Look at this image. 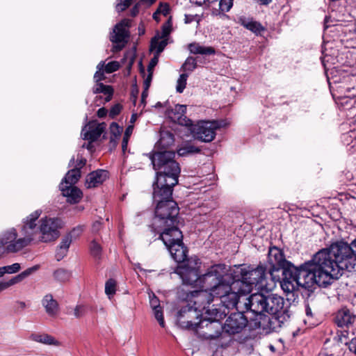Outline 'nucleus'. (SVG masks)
I'll list each match as a JSON object with an SVG mask.
<instances>
[{"instance_id": "56", "label": "nucleus", "mask_w": 356, "mask_h": 356, "mask_svg": "<svg viewBox=\"0 0 356 356\" xmlns=\"http://www.w3.org/2000/svg\"><path fill=\"white\" fill-rule=\"evenodd\" d=\"M6 272L8 274L16 273L21 269V266L19 263H15L12 265L6 266Z\"/></svg>"}, {"instance_id": "29", "label": "nucleus", "mask_w": 356, "mask_h": 356, "mask_svg": "<svg viewBox=\"0 0 356 356\" xmlns=\"http://www.w3.org/2000/svg\"><path fill=\"white\" fill-rule=\"evenodd\" d=\"M355 321V316L346 308L339 310L336 316L335 321L339 327H345L351 325Z\"/></svg>"}, {"instance_id": "59", "label": "nucleus", "mask_w": 356, "mask_h": 356, "mask_svg": "<svg viewBox=\"0 0 356 356\" xmlns=\"http://www.w3.org/2000/svg\"><path fill=\"white\" fill-rule=\"evenodd\" d=\"M156 10L160 15L167 16L169 13V6L167 3H161Z\"/></svg>"}, {"instance_id": "25", "label": "nucleus", "mask_w": 356, "mask_h": 356, "mask_svg": "<svg viewBox=\"0 0 356 356\" xmlns=\"http://www.w3.org/2000/svg\"><path fill=\"white\" fill-rule=\"evenodd\" d=\"M108 172L106 170H99L90 173L86 180V188H95L102 184L107 178Z\"/></svg>"}, {"instance_id": "52", "label": "nucleus", "mask_w": 356, "mask_h": 356, "mask_svg": "<svg viewBox=\"0 0 356 356\" xmlns=\"http://www.w3.org/2000/svg\"><path fill=\"white\" fill-rule=\"evenodd\" d=\"M171 26L172 24L170 22V19H169L168 22L162 26V31L161 33H159L160 37L167 39L168 36L171 32Z\"/></svg>"}, {"instance_id": "21", "label": "nucleus", "mask_w": 356, "mask_h": 356, "mask_svg": "<svg viewBox=\"0 0 356 356\" xmlns=\"http://www.w3.org/2000/svg\"><path fill=\"white\" fill-rule=\"evenodd\" d=\"M106 129L105 123L90 122L81 131L84 140L93 142L97 140Z\"/></svg>"}, {"instance_id": "49", "label": "nucleus", "mask_w": 356, "mask_h": 356, "mask_svg": "<svg viewBox=\"0 0 356 356\" xmlns=\"http://www.w3.org/2000/svg\"><path fill=\"white\" fill-rule=\"evenodd\" d=\"M90 250L92 257L99 259L102 254V247L95 241H92L90 245Z\"/></svg>"}, {"instance_id": "6", "label": "nucleus", "mask_w": 356, "mask_h": 356, "mask_svg": "<svg viewBox=\"0 0 356 356\" xmlns=\"http://www.w3.org/2000/svg\"><path fill=\"white\" fill-rule=\"evenodd\" d=\"M163 167L154 169L156 172V180L153 184V187L173 188L178 183L181 171L179 164L175 160V157H172L166 161Z\"/></svg>"}, {"instance_id": "39", "label": "nucleus", "mask_w": 356, "mask_h": 356, "mask_svg": "<svg viewBox=\"0 0 356 356\" xmlns=\"http://www.w3.org/2000/svg\"><path fill=\"white\" fill-rule=\"evenodd\" d=\"M167 44V39L161 38L160 34L157 33V35L152 39L150 50H155L156 54L157 55H159V54H161L163 51Z\"/></svg>"}, {"instance_id": "57", "label": "nucleus", "mask_w": 356, "mask_h": 356, "mask_svg": "<svg viewBox=\"0 0 356 356\" xmlns=\"http://www.w3.org/2000/svg\"><path fill=\"white\" fill-rule=\"evenodd\" d=\"M149 304L152 309L161 308L159 300L154 294L149 296Z\"/></svg>"}, {"instance_id": "23", "label": "nucleus", "mask_w": 356, "mask_h": 356, "mask_svg": "<svg viewBox=\"0 0 356 356\" xmlns=\"http://www.w3.org/2000/svg\"><path fill=\"white\" fill-rule=\"evenodd\" d=\"M39 268H40L39 265L33 266L29 268L26 270H24L23 272L18 274L17 275L12 277L8 281L0 282V292H1L3 290H6V289L9 288L11 286H13L15 284L20 283L25 278H26L27 277H29L33 273L36 272L39 269Z\"/></svg>"}, {"instance_id": "55", "label": "nucleus", "mask_w": 356, "mask_h": 356, "mask_svg": "<svg viewBox=\"0 0 356 356\" xmlns=\"http://www.w3.org/2000/svg\"><path fill=\"white\" fill-rule=\"evenodd\" d=\"M85 314L86 308L83 305H78L74 309V316L77 318L82 317Z\"/></svg>"}, {"instance_id": "47", "label": "nucleus", "mask_w": 356, "mask_h": 356, "mask_svg": "<svg viewBox=\"0 0 356 356\" xmlns=\"http://www.w3.org/2000/svg\"><path fill=\"white\" fill-rule=\"evenodd\" d=\"M197 67V62L195 58L188 57L182 65L181 69L184 71L193 72Z\"/></svg>"}, {"instance_id": "51", "label": "nucleus", "mask_w": 356, "mask_h": 356, "mask_svg": "<svg viewBox=\"0 0 356 356\" xmlns=\"http://www.w3.org/2000/svg\"><path fill=\"white\" fill-rule=\"evenodd\" d=\"M74 159L72 158L70 161V166H74L73 169H77V170L80 171V170L85 166L86 160L82 157L80 159L78 157L76 161V164L74 165Z\"/></svg>"}, {"instance_id": "7", "label": "nucleus", "mask_w": 356, "mask_h": 356, "mask_svg": "<svg viewBox=\"0 0 356 356\" xmlns=\"http://www.w3.org/2000/svg\"><path fill=\"white\" fill-rule=\"evenodd\" d=\"M248 295L243 291H237L233 290L229 292L226 296L222 297L220 301L218 307L212 305V309L215 312L214 317L225 318L229 313V309H236L238 312L244 310L243 302H245V297Z\"/></svg>"}, {"instance_id": "32", "label": "nucleus", "mask_w": 356, "mask_h": 356, "mask_svg": "<svg viewBox=\"0 0 356 356\" xmlns=\"http://www.w3.org/2000/svg\"><path fill=\"white\" fill-rule=\"evenodd\" d=\"M29 338L33 341L41 343L45 345H53L56 346L60 345V342L58 341H57L52 336L47 334L33 333L30 335Z\"/></svg>"}, {"instance_id": "44", "label": "nucleus", "mask_w": 356, "mask_h": 356, "mask_svg": "<svg viewBox=\"0 0 356 356\" xmlns=\"http://www.w3.org/2000/svg\"><path fill=\"white\" fill-rule=\"evenodd\" d=\"M70 276L71 273L64 268H58L54 272V277L55 280L60 282H65L68 281Z\"/></svg>"}, {"instance_id": "3", "label": "nucleus", "mask_w": 356, "mask_h": 356, "mask_svg": "<svg viewBox=\"0 0 356 356\" xmlns=\"http://www.w3.org/2000/svg\"><path fill=\"white\" fill-rule=\"evenodd\" d=\"M172 188L153 187V200L156 203L151 227L178 222L179 207L172 198Z\"/></svg>"}, {"instance_id": "19", "label": "nucleus", "mask_w": 356, "mask_h": 356, "mask_svg": "<svg viewBox=\"0 0 356 356\" xmlns=\"http://www.w3.org/2000/svg\"><path fill=\"white\" fill-rule=\"evenodd\" d=\"M129 19H124L115 25L113 33L111 35V40L113 43H116L113 47L114 51H118L123 48L124 44L121 43L124 42L125 38L127 37L126 28L129 26Z\"/></svg>"}, {"instance_id": "11", "label": "nucleus", "mask_w": 356, "mask_h": 356, "mask_svg": "<svg viewBox=\"0 0 356 356\" xmlns=\"http://www.w3.org/2000/svg\"><path fill=\"white\" fill-rule=\"evenodd\" d=\"M220 127L217 121H200L190 127L193 136L202 142H211L216 137V130Z\"/></svg>"}, {"instance_id": "8", "label": "nucleus", "mask_w": 356, "mask_h": 356, "mask_svg": "<svg viewBox=\"0 0 356 356\" xmlns=\"http://www.w3.org/2000/svg\"><path fill=\"white\" fill-rule=\"evenodd\" d=\"M39 223L38 242L49 243L59 237V229L63 227L60 219L44 217L40 220Z\"/></svg>"}, {"instance_id": "22", "label": "nucleus", "mask_w": 356, "mask_h": 356, "mask_svg": "<svg viewBox=\"0 0 356 356\" xmlns=\"http://www.w3.org/2000/svg\"><path fill=\"white\" fill-rule=\"evenodd\" d=\"M167 249L170 252L172 259L177 263L180 264L178 265L175 270L179 266L184 265L191 258L190 257L186 259L188 250L183 243V240H181V242L180 243H175L174 245L168 247Z\"/></svg>"}, {"instance_id": "62", "label": "nucleus", "mask_w": 356, "mask_h": 356, "mask_svg": "<svg viewBox=\"0 0 356 356\" xmlns=\"http://www.w3.org/2000/svg\"><path fill=\"white\" fill-rule=\"evenodd\" d=\"M158 56L156 55L149 62V64L148 65V72H153V68L158 63Z\"/></svg>"}, {"instance_id": "58", "label": "nucleus", "mask_w": 356, "mask_h": 356, "mask_svg": "<svg viewBox=\"0 0 356 356\" xmlns=\"http://www.w3.org/2000/svg\"><path fill=\"white\" fill-rule=\"evenodd\" d=\"M122 110V106L119 104H115L110 110L109 115L111 118H113L116 115H118Z\"/></svg>"}, {"instance_id": "46", "label": "nucleus", "mask_w": 356, "mask_h": 356, "mask_svg": "<svg viewBox=\"0 0 356 356\" xmlns=\"http://www.w3.org/2000/svg\"><path fill=\"white\" fill-rule=\"evenodd\" d=\"M104 62L101 61L97 66V71L94 75V80L96 82V83H101L100 81L105 79L104 76Z\"/></svg>"}, {"instance_id": "28", "label": "nucleus", "mask_w": 356, "mask_h": 356, "mask_svg": "<svg viewBox=\"0 0 356 356\" xmlns=\"http://www.w3.org/2000/svg\"><path fill=\"white\" fill-rule=\"evenodd\" d=\"M174 135L169 131L162 130L160 132V138L156 144L157 151H163L174 144Z\"/></svg>"}, {"instance_id": "31", "label": "nucleus", "mask_w": 356, "mask_h": 356, "mask_svg": "<svg viewBox=\"0 0 356 356\" xmlns=\"http://www.w3.org/2000/svg\"><path fill=\"white\" fill-rule=\"evenodd\" d=\"M22 239L25 240V245L27 247L32 242L37 241L38 242L39 227L38 228H21Z\"/></svg>"}, {"instance_id": "15", "label": "nucleus", "mask_w": 356, "mask_h": 356, "mask_svg": "<svg viewBox=\"0 0 356 356\" xmlns=\"http://www.w3.org/2000/svg\"><path fill=\"white\" fill-rule=\"evenodd\" d=\"M266 296L262 293H256L245 297L243 302L244 311L245 312L255 314L256 316H261L265 314Z\"/></svg>"}, {"instance_id": "9", "label": "nucleus", "mask_w": 356, "mask_h": 356, "mask_svg": "<svg viewBox=\"0 0 356 356\" xmlns=\"http://www.w3.org/2000/svg\"><path fill=\"white\" fill-rule=\"evenodd\" d=\"M281 296L270 293L267 294L266 301L265 313L275 316L279 323H284L289 318L290 314L288 306Z\"/></svg>"}, {"instance_id": "30", "label": "nucleus", "mask_w": 356, "mask_h": 356, "mask_svg": "<svg viewBox=\"0 0 356 356\" xmlns=\"http://www.w3.org/2000/svg\"><path fill=\"white\" fill-rule=\"evenodd\" d=\"M118 3L116 4V10L118 12H122L125 10L132 3H136L135 6L131 10V15L133 17H135L137 15V14L139 12V3H146L149 5H151L152 3H149L146 1H143L142 0H118Z\"/></svg>"}, {"instance_id": "54", "label": "nucleus", "mask_w": 356, "mask_h": 356, "mask_svg": "<svg viewBox=\"0 0 356 356\" xmlns=\"http://www.w3.org/2000/svg\"><path fill=\"white\" fill-rule=\"evenodd\" d=\"M152 310L154 312V317L158 321L159 325L163 327L165 326V322L161 307Z\"/></svg>"}, {"instance_id": "50", "label": "nucleus", "mask_w": 356, "mask_h": 356, "mask_svg": "<svg viewBox=\"0 0 356 356\" xmlns=\"http://www.w3.org/2000/svg\"><path fill=\"white\" fill-rule=\"evenodd\" d=\"M133 129H134V127L132 125H129L127 127V129L125 130V132H124V134L123 136V139H122V147L123 151H124L127 149L128 140H129L130 136L131 135V134L133 132Z\"/></svg>"}, {"instance_id": "60", "label": "nucleus", "mask_w": 356, "mask_h": 356, "mask_svg": "<svg viewBox=\"0 0 356 356\" xmlns=\"http://www.w3.org/2000/svg\"><path fill=\"white\" fill-rule=\"evenodd\" d=\"M83 229L81 227H77L76 228H74L68 234L67 236H71V238H76L78 237L81 233L82 232Z\"/></svg>"}, {"instance_id": "26", "label": "nucleus", "mask_w": 356, "mask_h": 356, "mask_svg": "<svg viewBox=\"0 0 356 356\" xmlns=\"http://www.w3.org/2000/svg\"><path fill=\"white\" fill-rule=\"evenodd\" d=\"M42 305L49 316L55 317L58 315L59 312V305L51 293H47L42 298Z\"/></svg>"}, {"instance_id": "5", "label": "nucleus", "mask_w": 356, "mask_h": 356, "mask_svg": "<svg viewBox=\"0 0 356 356\" xmlns=\"http://www.w3.org/2000/svg\"><path fill=\"white\" fill-rule=\"evenodd\" d=\"M241 279L236 280L234 288L248 294L254 287L264 289L266 287V269L263 266L256 268L248 267L241 269Z\"/></svg>"}, {"instance_id": "16", "label": "nucleus", "mask_w": 356, "mask_h": 356, "mask_svg": "<svg viewBox=\"0 0 356 356\" xmlns=\"http://www.w3.org/2000/svg\"><path fill=\"white\" fill-rule=\"evenodd\" d=\"M243 311L232 313L222 325L223 331L229 334L241 332L247 325L248 317L243 314Z\"/></svg>"}, {"instance_id": "24", "label": "nucleus", "mask_w": 356, "mask_h": 356, "mask_svg": "<svg viewBox=\"0 0 356 356\" xmlns=\"http://www.w3.org/2000/svg\"><path fill=\"white\" fill-rule=\"evenodd\" d=\"M172 157H175V152L167 150L155 151L149 155V159L152 161L154 169L158 167L163 168L164 164H165L166 161Z\"/></svg>"}, {"instance_id": "36", "label": "nucleus", "mask_w": 356, "mask_h": 356, "mask_svg": "<svg viewBox=\"0 0 356 356\" xmlns=\"http://www.w3.org/2000/svg\"><path fill=\"white\" fill-rule=\"evenodd\" d=\"M188 50L193 54L212 55L215 54V49L211 47H204L197 42L191 43Z\"/></svg>"}, {"instance_id": "34", "label": "nucleus", "mask_w": 356, "mask_h": 356, "mask_svg": "<svg viewBox=\"0 0 356 356\" xmlns=\"http://www.w3.org/2000/svg\"><path fill=\"white\" fill-rule=\"evenodd\" d=\"M72 241L71 236L66 235L62 238L56 252V258L58 261L61 260L66 255Z\"/></svg>"}, {"instance_id": "17", "label": "nucleus", "mask_w": 356, "mask_h": 356, "mask_svg": "<svg viewBox=\"0 0 356 356\" xmlns=\"http://www.w3.org/2000/svg\"><path fill=\"white\" fill-rule=\"evenodd\" d=\"M268 261L271 266L270 271H277L282 269L283 272L285 268L292 265L286 260L282 250L276 247L270 248L268 254ZM270 273L272 274V272Z\"/></svg>"}, {"instance_id": "20", "label": "nucleus", "mask_w": 356, "mask_h": 356, "mask_svg": "<svg viewBox=\"0 0 356 356\" xmlns=\"http://www.w3.org/2000/svg\"><path fill=\"white\" fill-rule=\"evenodd\" d=\"M186 106L176 104L174 108L168 111L170 120L181 126L190 127L192 126V120L186 116Z\"/></svg>"}, {"instance_id": "18", "label": "nucleus", "mask_w": 356, "mask_h": 356, "mask_svg": "<svg viewBox=\"0 0 356 356\" xmlns=\"http://www.w3.org/2000/svg\"><path fill=\"white\" fill-rule=\"evenodd\" d=\"M236 283V280H233L227 275L223 277L219 283L216 284L213 286V289L211 290L210 293L211 297L213 298V300L214 298L216 300H219L226 296L229 292L230 293L233 290H237V291H240L238 289L234 288V284Z\"/></svg>"}, {"instance_id": "13", "label": "nucleus", "mask_w": 356, "mask_h": 356, "mask_svg": "<svg viewBox=\"0 0 356 356\" xmlns=\"http://www.w3.org/2000/svg\"><path fill=\"white\" fill-rule=\"evenodd\" d=\"M177 223H165L161 227H152V231L159 234L161 239L166 248L174 245L175 243H180L183 240L182 232L177 227Z\"/></svg>"}, {"instance_id": "63", "label": "nucleus", "mask_w": 356, "mask_h": 356, "mask_svg": "<svg viewBox=\"0 0 356 356\" xmlns=\"http://www.w3.org/2000/svg\"><path fill=\"white\" fill-rule=\"evenodd\" d=\"M349 350L356 354V337L352 339L348 343Z\"/></svg>"}, {"instance_id": "4", "label": "nucleus", "mask_w": 356, "mask_h": 356, "mask_svg": "<svg viewBox=\"0 0 356 356\" xmlns=\"http://www.w3.org/2000/svg\"><path fill=\"white\" fill-rule=\"evenodd\" d=\"M281 286L288 293L298 289V286L311 288L314 284L318 286L316 268L312 261L305 262L299 268L293 265L288 266L282 273Z\"/></svg>"}, {"instance_id": "27", "label": "nucleus", "mask_w": 356, "mask_h": 356, "mask_svg": "<svg viewBox=\"0 0 356 356\" xmlns=\"http://www.w3.org/2000/svg\"><path fill=\"white\" fill-rule=\"evenodd\" d=\"M60 190L63 195L67 197V202L70 203H77L82 197V192L74 186H64V184L61 183Z\"/></svg>"}, {"instance_id": "35", "label": "nucleus", "mask_w": 356, "mask_h": 356, "mask_svg": "<svg viewBox=\"0 0 356 356\" xmlns=\"http://www.w3.org/2000/svg\"><path fill=\"white\" fill-rule=\"evenodd\" d=\"M93 93H103L105 95L104 103L111 101L113 95V89L111 86L104 83H96L92 88Z\"/></svg>"}, {"instance_id": "40", "label": "nucleus", "mask_w": 356, "mask_h": 356, "mask_svg": "<svg viewBox=\"0 0 356 356\" xmlns=\"http://www.w3.org/2000/svg\"><path fill=\"white\" fill-rule=\"evenodd\" d=\"M81 177V172L77 169H72L69 170L64 177L63 181L64 186H74Z\"/></svg>"}, {"instance_id": "1", "label": "nucleus", "mask_w": 356, "mask_h": 356, "mask_svg": "<svg viewBox=\"0 0 356 356\" xmlns=\"http://www.w3.org/2000/svg\"><path fill=\"white\" fill-rule=\"evenodd\" d=\"M318 286L326 287L339 279L345 270L356 269V239L350 245L338 242L316 252L312 259Z\"/></svg>"}, {"instance_id": "48", "label": "nucleus", "mask_w": 356, "mask_h": 356, "mask_svg": "<svg viewBox=\"0 0 356 356\" xmlns=\"http://www.w3.org/2000/svg\"><path fill=\"white\" fill-rule=\"evenodd\" d=\"M188 76V75L186 73H183L179 76L177 81L176 86V90L177 92L181 93L185 89Z\"/></svg>"}, {"instance_id": "10", "label": "nucleus", "mask_w": 356, "mask_h": 356, "mask_svg": "<svg viewBox=\"0 0 356 356\" xmlns=\"http://www.w3.org/2000/svg\"><path fill=\"white\" fill-rule=\"evenodd\" d=\"M213 312L215 311L211 309H207L204 312L205 317L200 321L197 325V330L205 329L202 330V334L206 339H216L223 331L222 324L220 322L223 318H215Z\"/></svg>"}, {"instance_id": "12", "label": "nucleus", "mask_w": 356, "mask_h": 356, "mask_svg": "<svg viewBox=\"0 0 356 356\" xmlns=\"http://www.w3.org/2000/svg\"><path fill=\"white\" fill-rule=\"evenodd\" d=\"M202 314L198 309L194 308L188 303L179 311L177 324L182 328L197 330V325L200 321L199 318Z\"/></svg>"}, {"instance_id": "53", "label": "nucleus", "mask_w": 356, "mask_h": 356, "mask_svg": "<svg viewBox=\"0 0 356 356\" xmlns=\"http://www.w3.org/2000/svg\"><path fill=\"white\" fill-rule=\"evenodd\" d=\"M120 67V65L117 61H111L108 64L105 65L104 67V70L106 73H112L113 72L117 71Z\"/></svg>"}, {"instance_id": "43", "label": "nucleus", "mask_w": 356, "mask_h": 356, "mask_svg": "<svg viewBox=\"0 0 356 356\" xmlns=\"http://www.w3.org/2000/svg\"><path fill=\"white\" fill-rule=\"evenodd\" d=\"M200 152V148L190 143L185 144L177 149V154L180 156H185L189 154L199 153Z\"/></svg>"}, {"instance_id": "38", "label": "nucleus", "mask_w": 356, "mask_h": 356, "mask_svg": "<svg viewBox=\"0 0 356 356\" xmlns=\"http://www.w3.org/2000/svg\"><path fill=\"white\" fill-rule=\"evenodd\" d=\"M42 213L41 210H36L23 219L21 228H38V219Z\"/></svg>"}, {"instance_id": "2", "label": "nucleus", "mask_w": 356, "mask_h": 356, "mask_svg": "<svg viewBox=\"0 0 356 356\" xmlns=\"http://www.w3.org/2000/svg\"><path fill=\"white\" fill-rule=\"evenodd\" d=\"M200 260L197 257H191L184 265L175 270V273L179 275L184 284L204 289L210 292L213 286L226 275L228 270L227 266L225 264L212 266L205 274L200 276Z\"/></svg>"}, {"instance_id": "33", "label": "nucleus", "mask_w": 356, "mask_h": 356, "mask_svg": "<svg viewBox=\"0 0 356 356\" xmlns=\"http://www.w3.org/2000/svg\"><path fill=\"white\" fill-rule=\"evenodd\" d=\"M238 22L247 29L252 32L259 34L264 30V28L261 24L252 19L247 18L245 17H241L238 19Z\"/></svg>"}, {"instance_id": "45", "label": "nucleus", "mask_w": 356, "mask_h": 356, "mask_svg": "<svg viewBox=\"0 0 356 356\" xmlns=\"http://www.w3.org/2000/svg\"><path fill=\"white\" fill-rule=\"evenodd\" d=\"M116 291V282L113 279H109L105 284V293L111 299Z\"/></svg>"}, {"instance_id": "14", "label": "nucleus", "mask_w": 356, "mask_h": 356, "mask_svg": "<svg viewBox=\"0 0 356 356\" xmlns=\"http://www.w3.org/2000/svg\"><path fill=\"white\" fill-rule=\"evenodd\" d=\"M185 300L192 307L198 309L202 314L203 311L206 312L207 309H211L209 306L207 307L206 305L213 301L210 292L204 289L187 293Z\"/></svg>"}, {"instance_id": "64", "label": "nucleus", "mask_w": 356, "mask_h": 356, "mask_svg": "<svg viewBox=\"0 0 356 356\" xmlns=\"http://www.w3.org/2000/svg\"><path fill=\"white\" fill-rule=\"evenodd\" d=\"M197 15H185L184 22L186 24H189L194 20H197V22L199 19H197Z\"/></svg>"}, {"instance_id": "37", "label": "nucleus", "mask_w": 356, "mask_h": 356, "mask_svg": "<svg viewBox=\"0 0 356 356\" xmlns=\"http://www.w3.org/2000/svg\"><path fill=\"white\" fill-rule=\"evenodd\" d=\"M25 240H22V238H15L10 241V243H8L3 250L8 253H16L26 248Z\"/></svg>"}, {"instance_id": "61", "label": "nucleus", "mask_w": 356, "mask_h": 356, "mask_svg": "<svg viewBox=\"0 0 356 356\" xmlns=\"http://www.w3.org/2000/svg\"><path fill=\"white\" fill-rule=\"evenodd\" d=\"M152 72H148V75L144 81V88L145 90H148L152 79Z\"/></svg>"}, {"instance_id": "41", "label": "nucleus", "mask_w": 356, "mask_h": 356, "mask_svg": "<svg viewBox=\"0 0 356 356\" xmlns=\"http://www.w3.org/2000/svg\"><path fill=\"white\" fill-rule=\"evenodd\" d=\"M18 236L17 230L15 228L9 229L0 235L1 246L4 248L8 243H10L13 239H15Z\"/></svg>"}, {"instance_id": "42", "label": "nucleus", "mask_w": 356, "mask_h": 356, "mask_svg": "<svg viewBox=\"0 0 356 356\" xmlns=\"http://www.w3.org/2000/svg\"><path fill=\"white\" fill-rule=\"evenodd\" d=\"M122 131V127H120L116 122H112L110 125V143L113 146L116 145L117 140L121 135Z\"/></svg>"}]
</instances>
